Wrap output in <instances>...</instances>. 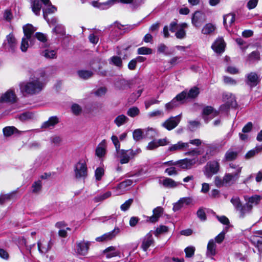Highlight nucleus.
<instances>
[{
    "mask_svg": "<svg viewBox=\"0 0 262 262\" xmlns=\"http://www.w3.org/2000/svg\"><path fill=\"white\" fill-rule=\"evenodd\" d=\"M184 251L186 257H191L194 254L195 248L193 246H189L185 249Z\"/></svg>",
    "mask_w": 262,
    "mask_h": 262,
    "instance_id": "54",
    "label": "nucleus"
},
{
    "mask_svg": "<svg viewBox=\"0 0 262 262\" xmlns=\"http://www.w3.org/2000/svg\"><path fill=\"white\" fill-rule=\"evenodd\" d=\"M187 92L186 91H183L180 94H178L175 98L176 101L178 102H180L185 99H187Z\"/></svg>",
    "mask_w": 262,
    "mask_h": 262,
    "instance_id": "60",
    "label": "nucleus"
},
{
    "mask_svg": "<svg viewBox=\"0 0 262 262\" xmlns=\"http://www.w3.org/2000/svg\"><path fill=\"white\" fill-rule=\"evenodd\" d=\"M112 193L111 191H107L102 194H100L95 198L94 200L95 202H98L103 201L107 198L111 196Z\"/></svg>",
    "mask_w": 262,
    "mask_h": 262,
    "instance_id": "49",
    "label": "nucleus"
},
{
    "mask_svg": "<svg viewBox=\"0 0 262 262\" xmlns=\"http://www.w3.org/2000/svg\"><path fill=\"white\" fill-rule=\"evenodd\" d=\"M220 165L218 161L214 160L208 162L204 168V173L208 178H211L220 170Z\"/></svg>",
    "mask_w": 262,
    "mask_h": 262,
    "instance_id": "3",
    "label": "nucleus"
},
{
    "mask_svg": "<svg viewBox=\"0 0 262 262\" xmlns=\"http://www.w3.org/2000/svg\"><path fill=\"white\" fill-rule=\"evenodd\" d=\"M31 9L33 12L36 15L40 14V11L41 8V5L39 0H33L31 2Z\"/></svg>",
    "mask_w": 262,
    "mask_h": 262,
    "instance_id": "29",
    "label": "nucleus"
},
{
    "mask_svg": "<svg viewBox=\"0 0 262 262\" xmlns=\"http://www.w3.org/2000/svg\"><path fill=\"white\" fill-rule=\"evenodd\" d=\"M17 131V128L14 126H7L3 128V133L6 137H9Z\"/></svg>",
    "mask_w": 262,
    "mask_h": 262,
    "instance_id": "39",
    "label": "nucleus"
},
{
    "mask_svg": "<svg viewBox=\"0 0 262 262\" xmlns=\"http://www.w3.org/2000/svg\"><path fill=\"white\" fill-rule=\"evenodd\" d=\"M242 170V167L237 168V172L226 173L223 177L224 183L225 186H230L233 185L238 179L239 174Z\"/></svg>",
    "mask_w": 262,
    "mask_h": 262,
    "instance_id": "5",
    "label": "nucleus"
},
{
    "mask_svg": "<svg viewBox=\"0 0 262 262\" xmlns=\"http://www.w3.org/2000/svg\"><path fill=\"white\" fill-rule=\"evenodd\" d=\"M4 47L9 52H14L17 47L16 40L12 34H9L7 36L5 41Z\"/></svg>",
    "mask_w": 262,
    "mask_h": 262,
    "instance_id": "9",
    "label": "nucleus"
},
{
    "mask_svg": "<svg viewBox=\"0 0 262 262\" xmlns=\"http://www.w3.org/2000/svg\"><path fill=\"white\" fill-rule=\"evenodd\" d=\"M34 114L31 112H25L18 116L19 120L23 121H27L34 118Z\"/></svg>",
    "mask_w": 262,
    "mask_h": 262,
    "instance_id": "43",
    "label": "nucleus"
},
{
    "mask_svg": "<svg viewBox=\"0 0 262 262\" xmlns=\"http://www.w3.org/2000/svg\"><path fill=\"white\" fill-rule=\"evenodd\" d=\"M259 58V53L256 51L252 52L249 55V60L250 61H254L256 60H258Z\"/></svg>",
    "mask_w": 262,
    "mask_h": 262,
    "instance_id": "64",
    "label": "nucleus"
},
{
    "mask_svg": "<svg viewBox=\"0 0 262 262\" xmlns=\"http://www.w3.org/2000/svg\"><path fill=\"white\" fill-rule=\"evenodd\" d=\"M231 202L237 211H238L242 206L240 199L237 196L233 197L231 199Z\"/></svg>",
    "mask_w": 262,
    "mask_h": 262,
    "instance_id": "44",
    "label": "nucleus"
},
{
    "mask_svg": "<svg viewBox=\"0 0 262 262\" xmlns=\"http://www.w3.org/2000/svg\"><path fill=\"white\" fill-rule=\"evenodd\" d=\"M159 184L168 188H174L181 184L180 183L176 182L169 178H165L163 180H160Z\"/></svg>",
    "mask_w": 262,
    "mask_h": 262,
    "instance_id": "16",
    "label": "nucleus"
},
{
    "mask_svg": "<svg viewBox=\"0 0 262 262\" xmlns=\"http://www.w3.org/2000/svg\"><path fill=\"white\" fill-rule=\"evenodd\" d=\"M216 246L214 239H211L209 241L207 246V256L213 259V256L216 254Z\"/></svg>",
    "mask_w": 262,
    "mask_h": 262,
    "instance_id": "17",
    "label": "nucleus"
},
{
    "mask_svg": "<svg viewBox=\"0 0 262 262\" xmlns=\"http://www.w3.org/2000/svg\"><path fill=\"white\" fill-rule=\"evenodd\" d=\"M252 243L257 248L262 244V237L257 236H252L250 238Z\"/></svg>",
    "mask_w": 262,
    "mask_h": 262,
    "instance_id": "46",
    "label": "nucleus"
},
{
    "mask_svg": "<svg viewBox=\"0 0 262 262\" xmlns=\"http://www.w3.org/2000/svg\"><path fill=\"white\" fill-rule=\"evenodd\" d=\"M168 231V227L165 226H160L157 228L154 232L155 236H158L159 234L166 233Z\"/></svg>",
    "mask_w": 262,
    "mask_h": 262,
    "instance_id": "56",
    "label": "nucleus"
},
{
    "mask_svg": "<svg viewBox=\"0 0 262 262\" xmlns=\"http://www.w3.org/2000/svg\"><path fill=\"white\" fill-rule=\"evenodd\" d=\"M52 31L57 34L63 35L65 33L64 28L61 24L57 25Z\"/></svg>",
    "mask_w": 262,
    "mask_h": 262,
    "instance_id": "52",
    "label": "nucleus"
},
{
    "mask_svg": "<svg viewBox=\"0 0 262 262\" xmlns=\"http://www.w3.org/2000/svg\"><path fill=\"white\" fill-rule=\"evenodd\" d=\"M235 21V15L233 14L229 13L224 16V25L227 27L228 25L231 26Z\"/></svg>",
    "mask_w": 262,
    "mask_h": 262,
    "instance_id": "35",
    "label": "nucleus"
},
{
    "mask_svg": "<svg viewBox=\"0 0 262 262\" xmlns=\"http://www.w3.org/2000/svg\"><path fill=\"white\" fill-rule=\"evenodd\" d=\"M144 130H142L141 129H135L133 133L134 140L138 141L142 139L144 137Z\"/></svg>",
    "mask_w": 262,
    "mask_h": 262,
    "instance_id": "36",
    "label": "nucleus"
},
{
    "mask_svg": "<svg viewBox=\"0 0 262 262\" xmlns=\"http://www.w3.org/2000/svg\"><path fill=\"white\" fill-rule=\"evenodd\" d=\"M16 100V95L12 89H10L0 95V103H13L15 102Z\"/></svg>",
    "mask_w": 262,
    "mask_h": 262,
    "instance_id": "7",
    "label": "nucleus"
},
{
    "mask_svg": "<svg viewBox=\"0 0 262 262\" xmlns=\"http://www.w3.org/2000/svg\"><path fill=\"white\" fill-rule=\"evenodd\" d=\"M223 99L228 106L234 107L236 103L234 95L231 93H225L223 95Z\"/></svg>",
    "mask_w": 262,
    "mask_h": 262,
    "instance_id": "24",
    "label": "nucleus"
},
{
    "mask_svg": "<svg viewBox=\"0 0 262 262\" xmlns=\"http://www.w3.org/2000/svg\"><path fill=\"white\" fill-rule=\"evenodd\" d=\"M129 86V83L128 81L124 80H121L117 84V87L119 89H125Z\"/></svg>",
    "mask_w": 262,
    "mask_h": 262,
    "instance_id": "62",
    "label": "nucleus"
},
{
    "mask_svg": "<svg viewBox=\"0 0 262 262\" xmlns=\"http://www.w3.org/2000/svg\"><path fill=\"white\" fill-rule=\"evenodd\" d=\"M157 51L158 53L164 54L165 55H169L171 53L169 51L168 48L163 43H161L158 46Z\"/></svg>",
    "mask_w": 262,
    "mask_h": 262,
    "instance_id": "42",
    "label": "nucleus"
},
{
    "mask_svg": "<svg viewBox=\"0 0 262 262\" xmlns=\"http://www.w3.org/2000/svg\"><path fill=\"white\" fill-rule=\"evenodd\" d=\"M12 194H2L0 195V204H3L11 199Z\"/></svg>",
    "mask_w": 262,
    "mask_h": 262,
    "instance_id": "61",
    "label": "nucleus"
},
{
    "mask_svg": "<svg viewBox=\"0 0 262 262\" xmlns=\"http://www.w3.org/2000/svg\"><path fill=\"white\" fill-rule=\"evenodd\" d=\"M225 42L222 38H219L212 45V49L217 53H220L224 51Z\"/></svg>",
    "mask_w": 262,
    "mask_h": 262,
    "instance_id": "20",
    "label": "nucleus"
},
{
    "mask_svg": "<svg viewBox=\"0 0 262 262\" xmlns=\"http://www.w3.org/2000/svg\"><path fill=\"white\" fill-rule=\"evenodd\" d=\"M133 200L130 199L125 201L124 203L121 205L120 208L122 211H125L130 207V205L133 203Z\"/></svg>",
    "mask_w": 262,
    "mask_h": 262,
    "instance_id": "58",
    "label": "nucleus"
},
{
    "mask_svg": "<svg viewBox=\"0 0 262 262\" xmlns=\"http://www.w3.org/2000/svg\"><path fill=\"white\" fill-rule=\"evenodd\" d=\"M36 31V29L31 24H27L23 27L24 36L32 39V35Z\"/></svg>",
    "mask_w": 262,
    "mask_h": 262,
    "instance_id": "25",
    "label": "nucleus"
},
{
    "mask_svg": "<svg viewBox=\"0 0 262 262\" xmlns=\"http://www.w3.org/2000/svg\"><path fill=\"white\" fill-rule=\"evenodd\" d=\"M252 205L250 204H245L242 205L240 209L238 210L239 213V217L244 218L246 213H249L252 209Z\"/></svg>",
    "mask_w": 262,
    "mask_h": 262,
    "instance_id": "30",
    "label": "nucleus"
},
{
    "mask_svg": "<svg viewBox=\"0 0 262 262\" xmlns=\"http://www.w3.org/2000/svg\"><path fill=\"white\" fill-rule=\"evenodd\" d=\"M154 243V239L152 234L150 232H149L143 238L141 247L144 251H146Z\"/></svg>",
    "mask_w": 262,
    "mask_h": 262,
    "instance_id": "14",
    "label": "nucleus"
},
{
    "mask_svg": "<svg viewBox=\"0 0 262 262\" xmlns=\"http://www.w3.org/2000/svg\"><path fill=\"white\" fill-rule=\"evenodd\" d=\"M38 250L40 253L46 254L51 248L50 241L48 239H40L37 242Z\"/></svg>",
    "mask_w": 262,
    "mask_h": 262,
    "instance_id": "11",
    "label": "nucleus"
},
{
    "mask_svg": "<svg viewBox=\"0 0 262 262\" xmlns=\"http://www.w3.org/2000/svg\"><path fill=\"white\" fill-rule=\"evenodd\" d=\"M215 29V27L211 24H207L203 28L202 32L204 34H208L213 32Z\"/></svg>",
    "mask_w": 262,
    "mask_h": 262,
    "instance_id": "41",
    "label": "nucleus"
},
{
    "mask_svg": "<svg viewBox=\"0 0 262 262\" xmlns=\"http://www.w3.org/2000/svg\"><path fill=\"white\" fill-rule=\"evenodd\" d=\"M219 113L216 111H214L213 108L211 106H206L203 109V116L205 120L207 121V116H210V119H212L213 117L217 116Z\"/></svg>",
    "mask_w": 262,
    "mask_h": 262,
    "instance_id": "23",
    "label": "nucleus"
},
{
    "mask_svg": "<svg viewBox=\"0 0 262 262\" xmlns=\"http://www.w3.org/2000/svg\"><path fill=\"white\" fill-rule=\"evenodd\" d=\"M258 0H249L247 3V7L249 10L255 8L258 4Z\"/></svg>",
    "mask_w": 262,
    "mask_h": 262,
    "instance_id": "63",
    "label": "nucleus"
},
{
    "mask_svg": "<svg viewBox=\"0 0 262 262\" xmlns=\"http://www.w3.org/2000/svg\"><path fill=\"white\" fill-rule=\"evenodd\" d=\"M144 138L151 139L155 137L157 135L156 130L153 128L148 127L144 130Z\"/></svg>",
    "mask_w": 262,
    "mask_h": 262,
    "instance_id": "37",
    "label": "nucleus"
},
{
    "mask_svg": "<svg viewBox=\"0 0 262 262\" xmlns=\"http://www.w3.org/2000/svg\"><path fill=\"white\" fill-rule=\"evenodd\" d=\"M129 120V119L125 115L121 114L117 116L114 119L115 124L118 126L120 127L126 123H127Z\"/></svg>",
    "mask_w": 262,
    "mask_h": 262,
    "instance_id": "27",
    "label": "nucleus"
},
{
    "mask_svg": "<svg viewBox=\"0 0 262 262\" xmlns=\"http://www.w3.org/2000/svg\"><path fill=\"white\" fill-rule=\"evenodd\" d=\"M111 64H113L119 69H121L123 67L122 60L120 57L117 56H112L109 60Z\"/></svg>",
    "mask_w": 262,
    "mask_h": 262,
    "instance_id": "31",
    "label": "nucleus"
},
{
    "mask_svg": "<svg viewBox=\"0 0 262 262\" xmlns=\"http://www.w3.org/2000/svg\"><path fill=\"white\" fill-rule=\"evenodd\" d=\"M189 147V143L179 141L176 144L171 145L168 148L167 151L169 152H177L178 151H183L186 150Z\"/></svg>",
    "mask_w": 262,
    "mask_h": 262,
    "instance_id": "13",
    "label": "nucleus"
},
{
    "mask_svg": "<svg viewBox=\"0 0 262 262\" xmlns=\"http://www.w3.org/2000/svg\"><path fill=\"white\" fill-rule=\"evenodd\" d=\"M104 170L102 168H97L95 172V176L97 181H100L102 177L103 176Z\"/></svg>",
    "mask_w": 262,
    "mask_h": 262,
    "instance_id": "57",
    "label": "nucleus"
},
{
    "mask_svg": "<svg viewBox=\"0 0 262 262\" xmlns=\"http://www.w3.org/2000/svg\"><path fill=\"white\" fill-rule=\"evenodd\" d=\"M133 1L134 0H119L120 2L126 4L130 3ZM134 1L136 2L137 0ZM117 1L118 0H108L107 2L102 3H99L97 2H93L92 3V5L94 7H98L101 9H106L114 5V3Z\"/></svg>",
    "mask_w": 262,
    "mask_h": 262,
    "instance_id": "10",
    "label": "nucleus"
},
{
    "mask_svg": "<svg viewBox=\"0 0 262 262\" xmlns=\"http://www.w3.org/2000/svg\"><path fill=\"white\" fill-rule=\"evenodd\" d=\"M225 159L227 161H232L237 157V152L229 150L225 154Z\"/></svg>",
    "mask_w": 262,
    "mask_h": 262,
    "instance_id": "51",
    "label": "nucleus"
},
{
    "mask_svg": "<svg viewBox=\"0 0 262 262\" xmlns=\"http://www.w3.org/2000/svg\"><path fill=\"white\" fill-rule=\"evenodd\" d=\"M51 68L39 69L35 71L29 80L20 84L23 93L34 95L40 92L46 85V78L51 74Z\"/></svg>",
    "mask_w": 262,
    "mask_h": 262,
    "instance_id": "1",
    "label": "nucleus"
},
{
    "mask_svg": "<svg viewBox=\"0 0 262 262\" xmlns=\"http://www.w3.org/2000/svg\"><path fill=\"white\" fill-rule=\"evenodd\" d=\"M91 242L86 241H82L77 242L76 245L75 252L77 254L81 256H85L88 254Z\"/></svg>",
    "mask_w": 262,
    "mask_h": 262,
    "instance_id": "6",
    "label": "nucleus"
},
{
    "mask_svg": "<svg viewBox=\"0 0 262 262\" xmlns=\"http://www.w3.org/2000/svg\"><path fill=\"white\" fill-rule=\"evenodd\" d=\"M179 104L180 103L176 101V99H174V98L170 102L166 104L165 107L166 110L169 111L178 106L179 105Z\"/></svg>",
    "mask_w": 262,
    "mask_h": 262,
    "instance_id": "55",
    "label": "nucleus"
},
{
    "mask_svg": "<svg viewBox=\"0 0 262 262\" xmlns=\"http://www.w3.org/2000/svg\"><path fill=\"white\" fill-rule=\"evenodd\" d=\"M133 181L129 179L126 180L121 182L117 186V188L121 190L120 193H123L127 187L131 186L133 184Z\"/></svg>",
    "mask_w": 262,
    "mask_h": 262,
    "instance_id": "33",
    "label": "nucleus"
},
{
    "mask_svg": "<svg viewBox=\"0 0 262 262\" xmlns=\"http://www.w3.org/2000/svg\"><path fill=\"white\" fill-rule=\"evenodd\" d=\"M187 27L185 23L180 24V26L178 28L177 31L175 33V35L177 38L183 39L186 36V32L185 28Z\"/></svg>",
    "mask_w": 262,
    "mask_h": 262,
    "instance_id": "32",
    "label": "nucleus"
},
{
    "mask_svg": "<svg viewBox=\"0 0 262 262\" xmlns=\"http://www.w3.org/2000/svg\"><path fill=\"white\" fill-rule=\"evenodd\" d=\"M137 53L140 55H149L152 53V49L147 47H143L138 49Z\"/></svg>",
    "mask_w": 262,
    "mask_h": 262,
    "instance_id": "48",
    "label": "nucleus"
},
{
    "mask_svg": "<svg viewBox=\"0 0 262 262\" xmlns=\"http://www.w3.org/2000/svg\"><path fill=\"white\" fill-rule=\"evenodd\" d=\"M57 11V8L53 6L51 4H49L48 6H47V8L45 9H43V15L44 18L48 20L47 15L49 14H52L55 13Z\"/></svg>",
    "mask_w": 262,
    "mask_h": 262,
    "instance_id": "34",
    "label": "nucleus"
},
{
    "mask_svg": "<svg viewBox=\"0 0 262 262\" xmlns=\"http://www.w3.org/2000/svg\"><path fill=\"white\" fill-rule=\"evenodd\" d=\"M214 184L216 187L219 188L225 186V183H224V179L223 178L222 179L218 176H216L214 178Z\"/></svg>",
    "mask_w": 262,
    "mask_h": 262,
    "instance_id": "59",
    "label": "nucleus"
},
{
    "mask_svg": "<svg viewBox=\"0 0 262 262\" xmlns=\"http://www.w3.org/2000/svg\"><path fill=\"white\" fill-rule=\"evenodd\" d=\"M247 83L250 86H256L259 82V78L256 73L251 72L247 76Z\"/></svg>",
    "mask_w": 262,
    "mask_h": 262,
    "instance_id": "19",
    "label": "nucleus"
},
{
    "mask_svg": "<svg viewBox=\"0 0 262 262\" xmlns=\"http://www.w3.org/2000/svg\"><path fill=\"white\" fill-rule=\"evenodd\" d=\"M199 93V89L196 87H194L190 89L188 93H187V98H194L198 95Z\"/></svg>",
    "mask_w": 262,
    "mask_h": 262,
    "instance_id": "50",
    "label": "nucleus"
},
{
    "mask_svg": "<svg viewBox=\"0 0 262 262\" xmlns=\"http://www.w3.org/2000/svg\"><path fill=\"white\" fill-rule=\"evenodd\" d=\"M120 232V229L118 228L115 229L106 233L104 234L101 236L97 237L96 238L97 242H106L115 238Z\"/></svg>",
    "mask_w": 262,
    "mask_h": 262,
    "instance_id": "12",
    "label": "nucleus"
},
{
    "mask_svg": "<svg viewBox=\"0 0 262 262\" xmlns=\"http://www.w3.org/2000/svg\"><path fill=\"white\" fill-rule=\"evenodd\" d=\"M104 254L107 258H110L113 257H120V252L115 247L111 246L105 249L103 251Z\"/></svg>",
    "mask_w": 262,
    "mask_h": 262,
    "instance_id": "18",
    "label": "nucleus"
},
{
    "mask_svg": "<svg viewBox=\"0 0 262 262\" xmlns=\"http://www.w3.org/2000/svg\"><path fill=\"white\" fill-rule=\"evenodd\" d=\"M106 141L105 140H102L98 145L96 149V155L99 157L101 158L106 154Z\"/></svg>",
    "mask_w": 262,
    "mask_h": 262,
    "instance_id": "22",
    "label": "nucleus"
},
{
    "mask_svg": "<svg viewBox=\"0 0 262 262\" xmlns=\"http://www.w3.org/2000/svg\"><path fill=\"white\" fill-rule=\"evenodd\" d=\"M142 152L141 148L129 149L127 150L121 149L116 152V157L120 160L122 164L128 163L129 161L133 159Z\"/></svg>",
    "mask_w": 262,
    "mask_h": 262,
    "instance_id": "2",
    "label": "nucleus"
},
{
    "mask_svg": "<svg viewBox=\"0 0 262 262\" xmlns=\"http://www.w3.org/2000/svg\"><path fill=\"white\" fill-rule=\"evenodd\" d=\"M111 140L112 141V142L113 143L114 146L115 147L116 152H117L118 151L120 150V143L119 141V139L118 137L115 135H113L111 137Z\"/></svg>",
    "mask_w": 262,
    "mask_h": 262,
    "instance_id": "53",
    "label": "nucleus"
},
{
    "mask_svg": "<svg viewBox=\"0 0 262 262\" xmlns=\"http://www.w3.org/2000/svg\"><path fill=\"white\" fill-rule=\"evenodd\" d=\"M181 118V115L170 117L162 123V126L168 130H172L178 126L180 122Z\"/></svg>",
    "mask_w": 262,
    "mask_h": 262,
    "instance_id": "8",
    "label": "nucleus"
},
{
    "mask_svg": "<svg viewBox=\"0 0 262 262\" xmlns=\"http://www.w3.org/2000/svg\"><path fill=\"white\" fill-rule=\"evenodd\" d=\"M205 20L204 14L200 11H196L192 18V23L195 27H199Z\"/></svg>",
    "mask_w": 262,
    "mask_h": 262,
    "instance_id": "21",
    "label": "nucleus"
},
{
    "mask_svg": "<svg viewBox=\"0 0 262 262\" xmlns=\"http://www.w3.org/2000/svg\"><path fill=\"white\" fill-rule=\"evenodd\" d=\"M140 111L137 107L129 108L127 111V115L130 117H135L139 114Z\"/></svg>",
    "mask_w": 262,
    "mask_h": 262,
    "instance_id": "45",
    "label": "nucleus"
},
{
    "mask_svg": "<svg viewBox=\"0 0 262 262\" xmlns=\"http://www.w3.org/2000/svg\"><path fill=\"white\" fill-rule=\"evenodd\" d=\"M77 73L80 78L84 79L91 77L93 74V72L89 70H80L78 71Z\"/></svg>",
    "mask_w": 262,
    "mask_h": 262,
    "instance_id": "38",
    "label": "nucleus"
},
{
    "mask_svg": "<svg viewBox=\"0 0 262 262\" xmlns=\"http://www.w3.org/2000/svg\"><path fill=\"white\" fill-rule=\"evenodd\" d=\"M41 55L47 59H55L57 57V51L54 50L46 49L41 52Z\"/></svg>",
    "mask_w": 262,
    "mask_h": 262,
    "instance_id": "28",
    "label": "nucleus"
},
{
    "mask_svg": "<svg viewBox=\"0 0 262 262\" xmlns=\"http://www.w3.org/2000/svg\"><path fill=\"white\" fill-rule=\"evenodd\" d=\"M32 192L33 193H38L39 192L42 188V183L41 181L38 180L37 181L35 182L32 186Z\"/></svg>",
    "mask_w": 262,
    "mask_h": 262,
    "instance_id": "47",
    "label": "nucleus"
},
{
    "mask_svg": "<svg viewBox=\"0 0 262 262\" xmlns=\"http://www.w3.org/2000/svg\"><path fill=\"white\" fill-rule=\"evenodd\" d=\"M31 38L23 37L21 40L20 50L22 52H25L27 51L29 47V41H31Z\"/></svg>",
    "mask_w": 262,
    "mask_h": 262,
    "instance_id": "40",
    "label": "nucleus"
},
{
    "mask_svg": "<svg viewBox=\"0 0 262 262\" xmlns=\"http://www.w3.org/2000/svg\"><path fill=\"white\" fill-rule=\"evenodd\" d=\"M59 122L58 118L56 116L50 117L49 120L45 122L41 127L45 128H51Z\"/></svg>",
    "mask_w": 262,
    "mask_h": 262,
    "instance_id": "26",
    "label": "nucleus"
},
{
    "mask_svg": "<svg viewBox=\"0 0 262 262\" xmlns=\"http://www.w3.org/2000/svg\"><path fill=\"white\" fill-rule=\"evenodd\" d=\"M197 160L195 158L192 159H185L177 161V165L182 169H190L193 165H194Z\"/></svg>",
    "mask_w": 262,
    "mask_h": 262,
    "instance_id": "15",
    "label": "nucleus"
},
{
    "mask_svg": "<svg viewBox=\"0 0 262 262\" xmlns=\"http://www.w3.org/2000/svg\"><path fill=\"white\" fill-rule=\"evenodd\" d=\"M74 172L77 179H85L88 175V168L86 162L83 160H80L74 166Z\"/></svg>",
    "mask_w": 262,
    "mask_h": 262,
    "instance_id": "4",
    "label": "nucleus"
}]
</instances>
